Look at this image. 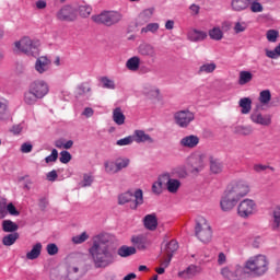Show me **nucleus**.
<instances>
[{
	"label": "nucleus",
	"instance_id": "f257e3e1",
	"mask_svg": "<svg viewBox=\"0 0 280 280\" xmlns=\"http://www.w3.org/2000/svg\"><path fill=\"white\" fill-rule=\"evenodd\" d=\"M89 253L95 268H108V266H113L117 257L113 248V236L108 233L95 235Z\"/></svg>",
	"mask_w": 280,
	"mask_h": 280
},
{
	"label": "nucleus",
	"instance_id": "f03ea898",
	"mask_svg": "<svg viewBox=\"0 0 280 280\" xmlns=\"http://www.w3.org/2000/svg\"><path fill=\"white\" fill-rule=\"evenodd\" d=\"M245 268L248 270L249 275H254L255 277H264V275H266L270 268V260L266 255L262 254L250 256L245 261Z\"/></svg>",
	"mask_w": 280,
	"mask_h": 280
},
{
	"label": "nucleus",
	"instance_id": "7ed1b4c3",
	"mask_svg": "<svg viewBox=\"0 0 280 280\" xmlns=\"http://www.w3.org/2000/svg\"><path fill=\"white\" fill-rule=\"evenodd\" d=\"M221 275L228 280H248L250 279V271L246 269V262L244 266L236 264L225 266L221 269Z\"/></svg>",
	"mask_w": 280,
	"mask_h": 280
},
{
	"label": "nucleus",
	"instance_id": "20e7f679",
	"mask_svg": "<svg viewBox=\"0 0 280 280\" xmlns=\"http://www.w3.org/2000/svg\"><path fill=\"white\" fill-rule=\"evenodd\" d=\"M15 48L26 56L36 58L40 54V40L24 36L19 42H15Z\"/></svg>",
	"mask_w": 280,
	"mask_h": 280
},
{
	"label": "nucleus",
	"instance_id": "39448f33",
	"mask_svg": "<svg viewBox=\"0 0 280 280\" xmlns=\"http://www.w3.org/2000/svg\"><path fill=\"white\" fill-rule=\"evenodd\" d=\"M118 203L119 205H128L130 209L137 210L141 205H143V190L136 189L133 192L132 190H127L118 196Z\"/></svg>",
	"mask_w": 280,
	"mask_h": 280
},
{
	"label": "nucleus",
	"instance_id": "423d86ee",
	"mask_svg": "<svg viewBox=\"0 0 280 280\" xmlns=\"http://www.w3.org/2000/svg\"><path fill=\"white\" fill-rule=\"evenodd\" d=\"M124 19V15L119 11H104L97 15L92 16V21L98 25H106L110 27L117 25Z\"/></svg>",
	"mask_w": 280,
	"mask_h": 280
},
{
	"label": "nucleus",
	"instance_id": "0eeeda50",
	"mask_svg": "<svg viewBox=\"0 0 280 280\" xmlns=\"http://www.w3.org/2000/svg\"><path fill=\"white\" fill-rule=\"evenodd\" d=\"M196 237L203 244H209L211 238L213 237V231L211 230V225L209 221L205 218H199L197 220V224L195 228Z\"/></svg>",
	"mask_w": 280,
	"mask_h": 280
},
{
	"label": "nucleus",
	"instance_id": "6e6552de",
	"mask_svg": "<svg viewBox=\"0 0 280 280\" xmlns=\"http://www.w3.org/2000/svg\"><path fill=\"white\" fill-rule=\"evenodd\" d=\"M209 161V155L207 153L202 152H195L192 153L187 162L188 165L190 166L191 174H200L207 165V162Z\"/></svg>",
	"mask_w": 280,
	"mask_h": 280
},
{
	"label": "nucleus",
	"instance_id": "1a4fd4ad",
	"mask_svg": "<svg viewBox=\"0 0 280 280\" xmlns=\"http://www.w3.org/2000/svg\"><path fill=\"white\" fill-rule=\"evenodd\" d=\"M67 261L69 264L67 268V279L68 280L82 279V271H80V267L73 264H82V261H84V256H74L73 254H71L67 257Z\"/></svg>",
	"mask_w": 280,
	"mask_h": 280
},
{
	"label": "nucleus",
	"instance_id": "9d476101",
	"mask_svg": "<svg viewBox=\"0 0 280 280\" xmlns=\"http://www.w3.org/2000/svg\"><path fill=\"white\" fill-rule=\"evenodd\" d=\"M257 213V202L253 199H244L237 206V215L243 220H248L250 215Z\"/></svg>",
	"mask_w": 280,
	"mask_h": 280
},
{
	"label": "nucleus",
	"instance_id": "9b49d317",
	"mask_svg": "<svg viewBox=\"0 0 280 280\" xmlns=\"http://www.w3.org/2000/svg\"><path fill=\"white\" fill-rule=\"evenodd\" d=\"M225 191H229V194L240 202L244 196H248L250 187H248L245 182H235L232 183Z\"/></svg>",
	"mask_w": 280,
	"mask_h": 280
},
{
	"label": "nucleus",
	"instance_id": "f8f14e48",
	"mask_svg": "<svg viewBox=\"0 0 280 280\" xmlns=\"http://www.w3.org/2000/svg\"><path fill=\"white\" fill-rule=\"evenodd\" d=\"M174 119L175 124L179 126V128H187V126H189V124L196 119V116L194 115V112L183 109L174 114Z\"/></svg>",
	"mask_w": 280,
	"mask_h": 280
},
{
	"label": "nucleus",
	"instance_id": "ddd939ff",
	"mask_svg": "<svg viewBox=\"0 0 280 280\" xmlns=\"http://www.w3.org/2000/svg\"><path fill=\"white\" fill-rule=\"evenodd\" d=\"M58 21L71 23L78 20V9L72 5H65L57 12Z\"/></svg>",
	"mask_w": 280,
	"mask_h": 280
},
{
	"label": "nucleus",
	"instance_id": "4468645a",
	"mask_svg": "<svg viewBox=\"0 0 280 280\" xmlns=\"http://www.w3.org/2000/svg\"><path fill=\"white\" fill-rule=\"evenodd\" d=\"M126 69H128V71H132V72H137L140 70V73H150V68L141 67V57H139V56L130 57L126 61Z\"/></svg>",
	"mask_w": 280,
	"mask_h": 280
},
{
	"label": "nucleus",
	"instance_id": "2eb2a0df",
	"mask_svg": "<svg viewBox=\"0 0 280 280\" xmlns=\"http://www.w3.org/2000/svg\"><path fill=\"white\" fill-rule=\"evenodd\" d=\"M30 90L34 93L37 97L42 98L49 93V85L47 82L43 80H36L30 85Z\"/></svg>",
	"mask_w": 280,
	"mask_h": 280
},
{
	"label": "nucleus",
	"instance_id": "dca6fc26",
	"mask_svg": "<svg viewBox=\"0 0 280 280\" xmlns=\"http://www.w3.org/2000/svg\"><path fill=\"white\" fill-rule=\"evenodd\" d=\"M137 51L139 56L143 58H150L151 60H156V47L150 43H142L138 46Z\"/></svg>",
	"mask_w": 280,
	"mask_h": 280
},
{
	"label": "nucleus",
	"instance_id": "f3484780",
	"mask_svg": "<svg viewBox=\"0 0 280 280\" xmlns=\"http://www.w3.org/2000/svg\"><path fill=\"white\" fill-rule=\"evenodd\" d=\"M237 202L238 201L234 198V196L225 190L224 195L221 198L220 207L222 211H232V209H235Z\"/></svg>",
	"mask_w": 280,
	"mask_h": 280
},
{
	"label": "nucleus",
	"instance_id": "a211bd4d",
	"mask_svg": "<svg viewBox=\"0 0 280 280\" xmlns=\"http://www.w3.org/2000/svg\"><path fill=\"white\" fill-rule=\"evenodd\" d=\"M51 70V60L46 56L38 57L35 61V71L43 75Z\"/></svg>",
	"mask_w": 280,
	"mask_h": 280
},
{
	"label": "nucleus",
	"instance_id": "6ab92c4d",
	"mask_svg": "<svg viewBox=\"0 0 280 280\" xmlns=\"http://www.w3.org/2000/svg\"><path fill=\"white\" fill-rule=\"evenodd\" d=\"M178 250V242L172 240L168 244H166L165 253L166 258L163 260V266L167 268L170 266L172 258L174 257V253Z\"/></svg>",
	"mask_w": 280,
	"mask_h": 280
},
{
	"label": "nucleus",
	"instance_id": "aec40b11",
	"mask_svg": "<svg viewBox=\"0 0 280 280\" xmlns=\"http://www.w3.org/2000/svg\"><path fill=\"white\" fill-rule=\"evenodd\" d=\"M208 36L207 32L197 28H191L187 33V38L190 43H202V40H207Z\"/></svg>",
	"mask_w": 280,
	"mask_h": 280
},
{
	"label": "nucleus",
	"instance_id": "412c9836",
	"mask_svg": "<svg viewBox=\"0 0 280 280\" xmlns=\"http://www.w3.org/2000/svg\"><path fill=\"white\" fill-rule=\"evenodd\" d=\"M200 267L196 265H189L186 269L178 271L177 276L179 279L188 280L194 279L196 275H199Z\"/></svg>",
	"mask_w": 280,
	"mask_h": 280
},
{
	"label": "nucleus",
	"instance_id": "4be33fe9",
	"mask_svg": "<svg viewBox=\"0 0 280 280\" xmlns=\"http://www.w3.org/2000/svg\"><path fill=\"white\" fill-rule=\"evenodd\" d=\"M250 119L254 124L258 126H270L272 124V119L268 115H262L259 110L253 112L250 115Z\"/></svg>",
	"mask_w": 280,
	"mask_h": 280
},
{
	"label": "nucleus",
	"instance_id": "5701e85b",
	"mask_svg": "<svg viewBox=\"0 0 280 280\" xmlns=\"http://www.w3.org/2000/svg\"><path fill=\"white\" fill-rule=\"evenodd\" d=\"M154 16V8L144 9L138 16L136 21V26L141 27V25H145Z\"/></svg>",
	"mask_w": 280,
	"mask_h": 280
},
{
	"label": "nucleus",
	"instance_id": "b1692460",
	"mask_svg": "<svg viewBox=\"0 0 280 280\" xmlns=\"http://www.w3.org/2000/svg\"><path fill=\"white\" fill-rule=\"evenodd\" d=\"M269 226L271 231L280 233V206L273 209L271 219L269 221Z\"/></svg>",
	"mask_w": 280,
	"mask_h": 280
},
{
	"label": "nucleus",
	"instance_id": "393cba45",
	"mask_svg": "<svg viewBox=\"0 0 280 280\" xmlns=\"http://www.w3.org/2000/svg\"><path fill=\"white\" fill-rule=\"evenodd\" d=\"M200 143V138H198V136L195 135H190V136H186L184 138L180 139L179 144L182 145V148H196V145H198Z\"/></svg>",
	"mask_w": 280,
	"mask_h": 280
},
{
	"label": "nucleus",
	"instance_id": "a878e982",
	"mask_svg": "<svg viewBox=\"0 0 280 280\" xmlns=\"http://www.w3.org/2000/svg\"><path fill=\"white\" fill-rule=\"evenodd\" d=\"M131 244L138 248V250H145L148 246V236L140 234L131 237Z\"/></svg>",
	"mask_w": 280,
	"mask_h": 280
},
{
	"label": "nucleus",
	"instance_id": "bb28decb",
	"mask_svg": "<svg viewBox=\"0 0 280 280\" xmlns=\"http://www.w3.org/2000/svg\"><path fill=\"white\" fill-rule=\"evenodd\" d=\"M165 185L168 194H178V190L180 189V180L171 178L170 174H167Z\"/></svg>",
	"mask_w": 280,
	"mask_h": 280
},
{
	"label": "nucleus",
	"instance_id": "cd10ccee",
	"mask_svg": "<svg viewBox=\"0 0 280 280\" xmlns=\"http://www.w3.org/2000/svg\"><path fill=\"white\" fill-rule=\"evenodd\" d=\"M167 180V173L162 174L158 177V180L153 183L152 185V191L156 196L163 194V185H165Z\"/></svg>",
	"mask_w": 280,
	"mask_h": 280
},
{
	"label": "nucleus",
	"instance_id": "c85d7f7f",
	"mask_svg": "<svg viewBox=\"0 0 280 280\" xmlns=\"http://www.w3.org/2000/svg\"><path fill=\"white\" fill-rule=\"evenodd\" d=\"M132 137L137 143H154V139L143 130H136Z\"/></svg>",
	"mask_w": 280,
	"mask_h": 280
},
{
	"label": "nucleus",
	"instance_id": "c756f323",
	"mask_svg": "<svg viewBox=\"0 0 280 280\" xmlns=\"http://www.w3.org/2000/svg\"><path fill=\"white\" fill-rule=\"evenodd\" d=\"M43 253V243L38 242L32 246V249L26 253V259L34 261V259H38L40 254Z\"/></svg>",
	"mask_w": 280,
	"mask_h": 280
},
{
	"label": "nucleus",
	"instance_id": "7c9ffc66",
	"mask_svg": "<svg viewBox=\"0 0 280 280\" xmlns=\"http://www.w3.org/2000/svg\"><path fill=\"white\" fill-rule=\"evenodd\" d=\"M231 8L234 12H244L250 8V0H232Z\"/></svg>",
	"mask_w": 280,
	"mask_h": 280
},
{
	"label": "nucleus",
	"instance_id": "2f4dec72",
	"mask_svg": "<svg viewBox=\"0 0 280 280\" xmlns=\"http://www.w3.org/2000/svg\"><path fill=\"white\" fill-rule=\"evenodd\" d=\"M144 226L149 231H156V228L159 226V221L156 220L155 214H148L144 217Z\"/></svg>",
	"mask_w": 280,
	"mask_h": 280
},
{
	"label": "nucleus",
	"instance_id": "473e14b6",
	"mask_svg": "<svg viewBox=\"0 0 280 280\" xmlns=\"http://www.w3.org/2000/svg\"><path fill=\"white\" fill-rule=\"evenodd\" d=\"M238 106L242 108V115H248L253 108V101L249 97H243L240 100Z\"/></svg>",
	"mask_w": 280,
	"mask_h": 280
},
{
	"label": "nucleus",
	"instance_id": "72a5a7b5",
	"mask_svg": "<svg viewBox=\"0 0 280 280\" xmlns=\"http://www.w3.org/2000/svg\"><path fill=\"white\" fill-rule=\"evenodd\" d=\"M113 121L117 126H124V124H126V115H124V112L120 109V107H116L113 110Z\"/></svg>",
	"mask_w": 280,
	"mask_h": 280
},
{
	"label": "nucleus",
	"instance_id": "f704fd0d",
	"mask_svg": "<svg viewBox=\"0 0 280 280\" xmlns=\"http://www.w3.org/2000/svg\"><path fill=\"white\" fill-rule=\"evenodd\" d=\"M74 8L77 9V12H79L80 16H82V19H86L88 16H91V12H93V9L91 8V5L84 2Z\"/></svg>",
	"mask_w": 280,
	"mask_h": 280
},
{
	"label": "nucleus",
	"instance_id": "c9c22d12",
	"mask_svg": "<svg viewBox=\"0 0 280 280\" xmlns=\"http://www.w3.org/2000/svg\"><path fill=\"white\" fill-rule=\"evenodd\" d=\"M117 253H118L119 257H130V255L137 254V248H135L132 246L122 245L121 247L118 248Z\"/></svg>",
	"mask_w": 280,
	"mask_h": 280
},
{
	"label": "nucleus",
	"instance_id": "e433bc0d",
	"mask_svg": "<svg viewBox=\"0 0 280 280\" xmlns=\"http://www.w3.org/2000/svg\"><path fill=\"white\" fill-rule=\"evenodd\" d=\"M210 161V171L212 174H220L222 172V162L220 160L214 159L213 156H209Z\"/></svg>",
	"mask_w": 280,
	"mask_h": 280
},
{
	"label": "nucleus",
	"instance_id": "4c0bfd02",
	"mask_svg": "<svg viewBox=\"0 0 280 280\" xmlns=\"http://www.w3.org/2000/svg\"><path fill=\"white\" fill-rule=\"evenodd\" d=\"M208 36L211 40H222L224 38V32H222V28L215 26L208 32Z\"/></svg>",
	"mask_w": 280,
	"mask_h": 280
},
{
	"label": "nucleus",
	"instance_id": "58836bf2",
	"mask_svg": "<svg viewBox=\"0 0 280 280\" xmlns=\"http://www.w3.org/2000/svg\"><path fill=\"white\" fill-rule=\"evenodd\" d=\"M2 230L4 233H14L15 231H19V225L11 220H4L2 222Z\"/></svg>",
	"mask_w": 280,
	"mask_h": 280
},
{
	"label": "nucleus",
	"instance_id": "ea45409f",
	"mask_svg": "<svg viewBox=\"0 0 280 280\" xmlns=\"http://www.w3.org/2000/svg\"><path fill=\"white\" fill-rule=\"evenodd\" d=\"M253 80V73L250 71H241L238 75V84L244 86V84H248Z\"/></svg>",
	"mask_w": 280,
	"mask_h": 280
},
{
	"label": "nucleus",
	"instance_id": "a19ab883",
	"mask_svg": "<svg viewBox=\"0 0 280 280\" xmlns=\"http://www.w3.org/2000/svg\"><path fill=\"white\" fill-rule=\"evenodd\" d=\"M38 100H40V97H38L36 94H34V92H32L31 90H28V92H26L24 94V102L28 106H34V104H36V102H38Z\"/></svg>",
	"mask_w": 280,
	"mask_h": 280
},
{
	"label": "nucleus",
	"instance_id": "79ce46f5",
	"mask_svg": "<svg viewBox=\"0 0 280 280\" xmlns=\"http://www.w3.org/2000/svg\"><path fill=\"white\" fill-rule=\"evenodd\" d=\"M55 148H58L59 150H71L73 148L72 140L66 141L65 139H59L55 141Z\"/></svg>",
	"mask_w": 280,
	"mask_h": 280
},
{
	"label": "nucleus",
	"instance_id": "37998d69",
	"mask_svg": "<svg viewBox=\"0 0 280 280\" xmlns=\"http://www.w3.org/2000/svg\"><path fill=\"white\" fill-rule=\"evenodd\" d=\"M10 117V112L8 110V101H0V121L8 119Z\"/></svg>",
	"mask_w": 280,
	"mask_h": 280
},
{
	"label": "nucleus",
	"instance_id": "c03bdc74",
	"mask_svg": "<svg viewBox=\"0 0 280 280\" xmlns=\"http://www.w3.org/2000/svg\"><path fill=\"white\" fill-rule=\"evenodd\" d=\"M235 135H242L243 137H248V135H253V127L250 126H236L234 128Z\"/></svg>",
	"mask_w": 280,
	"mask_h": 280
},
{
	"label": "nucleus",
	"instance_id": "a18cd8bd",
	"mask_svg": "<svg viewBox=\"0 0 280 280\" xmlns=\"http://www.w3.org/2000/svg\"><path fill=\"white\" fill-rule=\"evenodd\" d=\"M16 240H19V233L14 232L3 237L2 244L4 246H12L13 244H15Z\"/></svg>",
	"mask_w": 280,
	"mask_h": 280
},
{
	"label": "nucleus",
	"instance_id": "49530a36",
	"mask_svg": "<svg viewBox=\"0 0 280 280\" xmlns=\"http://www.w3.org/2000/svg\"><path fill=\"white\" fill-rule=\"evenodd\" d=\"M101 84H103V89H108L109 91H115V89H117L115 81L108 77H102Z\"/></svg>",
	"mask_w": 280,
	"mask_h": 280
},
{
	"label": "nucleus",
	"instance_id": "de8ad7c7",
	"mask_svg": "<svg viewBox=\"0 0 280 280\" xmlns=\"http://www.w3.org/2000/svg\"><path fill=\"white\" fill-rule=\"evenodd\" d=\"M159 23H149L144 27L141 28L140 33L141 34H156L159 32Z\"/></svg>",
	"mask_w": 280,
	"mask_h": 280
},
{
	"label": "nucleus",
	"instance_id": "09e8293b",
	"mask_svg": "<svg viewBox=\"0 0 280 280\" xmlns=\"http://www.w3.org/2000/svg\"><path fill=\"white\" fill-rule=\"evenodd\" d=\"M258 100L264 106H266V104H270V100H272V94L270 93V90L261 91Z\"/></svg>",
	"mask_w": 280,
	"mask_h": 280
},
{
	"label": "nucleus",
	"instance_id": "8fccbe9b",
	"mask_svg": "<svg viewBox=\"0 0 280 280\" xmlns=\"http://www.w3.org/2000/svg\"><path fill=\"white\" fill-rule=\"evenodd\" d=\"M217 68L218 66L215 65V62L203 63L202 66H200L199 71L200 73H213Z\"/></svg>",
	"mask_w": 280,
	"mask_h": 280
},
{
	"label": "nucleus",
	"instance_id": "3c124183",
	"mask_svg": "<svg viewBox=\"0 0 280 280\" xmlns=\"http://www.w3.org/2000/svg\"><path fill=\"white\" fill-rule=\"evenodd\" d=\"M249 10L254 13L264 12V5L259 3V0H249Z\"/></svg>",
	"mask_w": 280,
	"mask_h": 280
},
{
	"label": "nucleus",
	"instance_id": "603ef678",
	"mask_svg": "<svg viewBox=\"0 0 280 280\" xmlns=\"http://www.w3.org/2000/svg\"><path fill=\"white\" fill-rule=\"evenodd\" d=\"M7 207H8V199L5 197L0 196V220H3V218L8 215Z\"/></svg>",
	"mask_w": 280,
	"mask_h": 280
},
{
	"label": "nucleus",
	"instance_id": "864d4df0",
	"mask_svg": "<svg viewBox=\"0 0 280 280\" xmlns=\"http://www.w3.org/2000/svg\"><path fill=\"white\" fill-rule=\"evenodd\" d=\"M135 143V137L128 136L116 141V145L122 148L124 145H132Z\"/></svg>",
	"mask_w": 280,
	"mask_h": 280
},
{
	"label": "nucleus",
	"instance_id": "5fc2aeb1",
	"mask_svg": "<svg viewBox=\"0 0 280 280\" xmlns=\"http://www.w3.org/2000/svg\"><path fill=\"white\" fill-rule=\"evenodd\" d=\"M172 174L178 176V178H185L187 176V168L184 165L173 168Z\"/></svg>",
	"mask_w": 280,
	"mask_h": 280
},
{
	"label": "nucleus",
	"instance_id": "6e6d98bb",
	"mask_svg": "<svg viewBox=\"0 0 280 280\" xmlns=\"http://www.w3.org/2000/svg\"><path fill=\"white\" fill-rule=\"evenodd\" d=\"M266 36L269 43H277V38H279V31L269 30L267 31Z\"/></svg>",
	"mask_w": 280,
	"mask_h": 280
},
{
	"label": "nucleus",
	"instance_id": "4d7b16f0",
	"mask_svg": "<svg viewBox=\"0 0 280 280\" xmlns=\"http://www.w3.org/2000/svg\"><path fill=\"white\" fill-rule=\"evenodd\" d=\"M79 95L91 96V85L89 83H81L79 86Z\"/></svg>",
	"mask_w": 280,
	"mask_h": 280
},
{
	"label": "nucleus",
	"instance_id": "13d9d810",
	"mask_svg": "<svg viewBox=\"0 0 280 280\" xmlns=\"http://www.w3.org/2000/svg\"><path fill=\"white\" fill-rule=\"evenodd\" d=\"M86 240H89V234H86V232H82L80 235L72 237L73 244H84Z\"/></svg>",
	"mask_w": 280,
	"mask_h": 280
},
{
	"label": "nucleus",
	"instance_id": "bf43d9fd",
	"mask_svg": "<svg viewBox=\"0 0 280 280\" xmlns=\"http://www.w3.org/2000/svg\"><path fill=\"white\" fill-rule=\"evenodd\" d=\"M248 27V24L246 22H236L234 24V32L235 34H242V32H246V28Z\"/></svg>",
	"mask_w": 280,
	"mask_h": 280
},
{
	"label": "nucleus",
	"instance_id": "052dcab7",
	"mask_svg": "<svg viewBox=\"0 0 280 280\" xmlns=\"http://www.w3.org/2000/svg\"><path fill=\"white\" fill-rule=\"evenodd\" d=\"M105 171L107 172V174H117V172H119L115 162H106Z\"/></svg>",
	"mask_w": 280,
	"mask_h": 280
},
{
	"label": "nucleus",
	"instance_id": "680f3d73",
	"mask_svg": "<svg viewBox=\"0 0 280 280\" xmlns=\"http://www.w3.org/2000/svg\"><path fill=\"white\" fill-rule=\"evenodd\" d=\"M130 165V160L129 159H120L116 161V168L118 172H121V170L128 167Z\"/></svg>",
	"mask_w": 280,
	"mask_h": 280
},
{
	"label": "nucleus",
	"instance_id": "e2e57ef3",
	"mask_svg": "<svg viewBox=\"0 0 280 280\" xmlns=\"http://www.w3.org/2000/svg\"><path fill=\"white\" fill-rule=\"evenodd\" d=\"M93 185V177L92 175L84 174L83 180L79 184L80 187H91Z\"/></svg>",
	"mask_w": 280,
	"mask_h": 280
},
{
	"label": "nucleus",
	"instance_id": "0e129e2a",
	"mask_svg": "<svg viewBox=\"0 0 280 280\" xmlns=\"http://www.w3.org/2000/svg\"><path fill=\"white\" fill-rule=\"evenodd\" d=\"M58 161V150L52 149L50 155L45 158L46 163H56Z\"/></svg>",
	"mask_w": 280,
	"mask_h": 280
},
{
	"label": "nucleus",
	"instance_id": "69168bd1",
	"mask_svg": "<svg viewBox=\"0 0 280 280\" xmlns=\"http://www.w3.org/2000/svg\"><path fill=\"white\" fill-rule=\"evenodd\" d=\"M59 161L60 163H63V164L69 163L71 161V153H69V151H61Z\"/></svg>",
	"mask_w": 280,
	"mask_h": 280
},
{
	"label": "nucleus",
	"instance_id": "338daca9",
	"mask_svg": "<svg viewBox=\"0 0 280 280\" xmlns=\"http://www.w3.org/2000/svg\"><path fill=\"white\" fill-rule=\"evenodd\" d=\"M46 250L50 256L58 255V245H56V243H49L46 246Z\"/></svg>",
	"mask_w": 280,
	"mask_h": 280
},
{
	"label": "nucleus",
	"instance_id": "774afa93",
	"mask_svg": "<svg viewBox=\"0 0 280 280\" xmlns=\"http://www.w3.org/2000/svg\"><path fill=\"white\" fill-rule=\"evenodd\" d=\"M7 213H10V215H19V211L16 210V207H14V203H7Z\"/></svg>",
	"mask_w": 280,
	"mask_h": 280
}]
</instances>
